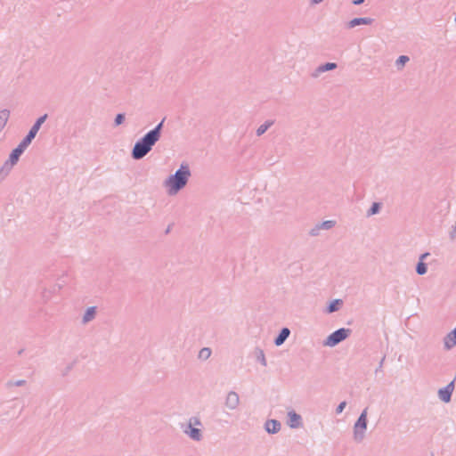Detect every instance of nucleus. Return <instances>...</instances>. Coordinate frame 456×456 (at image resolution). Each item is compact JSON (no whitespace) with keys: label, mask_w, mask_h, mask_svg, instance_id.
Instances as JSON below:
<instances>
[{"label":"nucleus","mask_w":456,"mask_h":456,"mask_svg":"<svg viewBox=\"0 0 456 456\" xmlns=\"http://www.w3.org/2000/svg\"><path fill=\"white\" fill-rule=\"evenodd\" d=\"M165 118H163L153 129L148 131L142 137L137 140L131 151V157L134 160L143 159L153 148L161 137Z\"/></svg>","instance_id":"nucleus-1"},{"label":"nucleus","mask_w":456,"mask_h":456,"mask_svg":"<svg viewBox=\"0 0 456 456\" xmlns=\"http://www.w3.org/2000/svg\"><path fill=\"white\" fill-rule=\"evenodd\" d=\"M191 176V170L187 164H182L175 174L168 176L165 181V185L167 187L168 194L175 195L188 183Z\"/></svg>","instance_id":"nucleus-2"},{"label":"nucleus","mask_w":456,"mask_h":456,"mask_svg":"<svg viewBox=\"0 0 456 456\" xmlns=\"http://www.w3.org/2000/svg\"><path fill=\"white\" fill-rule=\"evenodd\" d=\"M368 408H365L358 417L357 420L355 421L354 427H353V435L354 439L357 443H361L364 437L365 433L367 430V425H368Z\"/></svg>","instance_id":"nucleus-3"},{"label":"nucleus","mask_w":456,"mask_h":456,"mask_svg":"<svg viewBox=\"0 0 456 456\" xmlns=\"http://www.w3.org/2000/svg\"><path fill=\"white\" fill-rule=\"evenodd\" d=\"M352 330L347 328H340L330 333L324 341V345L333 347L346 339Z\"/></svg>","instance_id":"nucleus-4"},{"label":"nucleus","mask_w":456,"mask_h":456,"mask_svg":"<svg viewBox=\"0 0 456 456\" xmlns=\"http://www.w3.org/2000/svg\"><path fill=\"white\" fill-rule=\"evenodd\" d=\"M201 425V421L198 417H191L187 427L183 428V432L193 441L199 442L202 439V433L197 427Z\"/></svg>","instance_id":"nucleus-5"},{"label":"nucleus","mask_w":456,"mask_h":456,"mask_svg":"<svg viewBox=\"0 0 456 456\" xmlns=\"http://www.w3.org/2000/svg\"><path fill=\"white\" fill-rule=\"evenodd\" d=\"M47 114H44L43 116L39 117L31 128L29 129L28 133L26 134V136L23 138L29 144L31 143L32 140L36 137L37 132L39 131L41 126L45 123V121L47 118Z\"/></svg>","instance_id":"nucleus-6"},{"label":"nucleus","mask_w":456,"mask_h":456,"mask_svg":"<svg viewBox=\"0 0 456 456\" xmlns=\"http://www.w3.org/2000/svg\"><path fill=\"white\" fill-rule=\"evenodd\" d=\"M288 425L290 428L296 429L303 426L302 417L294 410L288 412Z\"/></svg>","instance_id":"nucleus-7"},{"label":"nucleus","mask_w":456,"mask_h":456,"mask_svg":"<svg viewBox=\"0 0 456 456\" xmlns=\"http://www.w3.org/2000/svg\"><path fill=\"white\" fill-rule=\"evenodd\" d=\"M240 403L239 395L234 391H230L225 398V406L229 410H235Z\"/></svg>","instance_id":"nucleus-8"},{"label":"nucleus","mask_w":456,"mask_h":456,"mask_svg":"<svg viewBox=\"0 0 456 456\" xmlns=\"http://www.w3.org/2000/svg\"><path fill=\"white\" fill-rule=\"evenodd\" d=\"M281 428V424L277 419H268L265 423V429L268 434H277Z\"/></svg>","instance_id":"nucleus-9"},{"label":"nucleus","mask_w":456,"mask_h":456,"mask_svg":"<svg viewBox=\"0 0 456 456\" xmlns=\"http://www.w3.org/2000/svg\"><path fill=\"white\" fill-rule=\"evenodd\" d=\"M373 20V19L369 17L354 18L347 23V28H352L360 25H370Z\"/></svg>","instance_id":"nucleus-10"},{"label":"nucleus","mask_w":456,"mask_h":456,"mask_svg":"<svg viewBox=\"0 0 456 456\" xmlns=\"http://www.w3.org/2000/svg\"><path fill=\"white\" fill-rule=\"evenodd\" d=\"M290 334V330L287 327L282 328L277 337L274 338V345L277 346H281L289 338Z\"/></svg>","instance_id":"nucleus-11"},{"label":"nucleus","mask_w":456,"mask_h":456,"mask_svg":"<svg viewBox=\"0 0 456 456\" xmlns=\"http://www.w3.org/2000/svg\"><path fill=\"white\" fill-rule=\"evenodd\" d=\"M337 67H338V65L335 62H326L324 64H322V65H320V66H318L316 68V69L313 73V77H316L321 73H323V72H326V71H330V70H333V69H337Z\"/></svg>","instance_id":"nucleus-12"},{"label":"nucleus","mask_w":456,"mask_h":456,"mask_svg":"<svg viewBox=\"0 0 456 456\" xmlns=\"http://www.w3.org/2000/svg\"><path fill=\"white\" fill-rule=\"evenodd\" d=\"M444 343L446 349L456 346V327L444 337Z\"/></svg>","instance_id":"nucleus-13"},{"label":"nucleus","mask_w":456,"mask_h":456,"mask_svg":"<svg viewBox=\"0 0 456 456\" xmlns=\"http://www.w3.org/2000/svg\"><path fill=\"white\" fill-rule=\"evenodd\" d=\"M428 256V253H424L419 256V260L416 265V273L419 275H424L428 272V266L423 261Z\"/></svg>","instance_id":"nucleus-14"},{"label":"nucleus","mask_w":456,"mask_h":456,"mask_svg":"<svg viewBox=\"0 0 456 456\" xmlns=\"http://www.w3.org/2000/svg\"><path fill=\"white\" fill-rule=\"evenodd\" d=\"M95 314H96V307L95 306L88 307L83 315V320H82L83 323H87V322H91L92 320H94L95 317Z\"/></svg>","instance_id":"nucleus-15"},{"label":"nucleus","mask_w":456,"mask_h":456,"mask_svg":"<svg viewBox=\"0 0 456 456\" xmlns=\"http://www.w3.org/2000/svg\"><path fill=\"white\" fill-rule=\"evenodd\" d=\"M342 305H343V301L341 299H334V300L330 301V304L328 305V306L326 308V312L328 314L337 312L340 309Z\"/></svg>","instance_id":"nucleus-16"},{"label":"nucleus","mask_w":456,"mask_h":456,"mask_svg":"<svg viewBox=\"0 0 456 456\" xmlns=\"http://www.w3.org/2000/svg\"><path fill=\"white\" fill-rule=\"evenodd\" d=\"M273 124H274L273 120H271V119L265 120L256 129V135L257 136L263 135Z\"/></svg>","instance_id":"nucleus-17"},{"label":"nucleus","mask_w":456,"mask_h":456,"mask_svg":"<svg viewBox=\"0 0 456 456\" xmlns=\"http://www.w3.org/2000/svg\"><path fill=\"white\" fill-rule=\"evenodd\" d=\"M255 355H256V361L258 362H260L264 367H265L267 365L265 353L261 348H258V347L256 348Z\"/></svg>","instance_id":"nucleus-18"},{"label":"nucleus","mask_w":456,"mask_h":456,"mask_svg":"<svg viewBox=\"0 0 456 456\" xmlns=\"http://www.w3.org/2000/svg\"><path fill=\"white\" fill-rule=\"evenodd\" d=\"M14 165L15 164H11L10 161L7 159L0 169V175L3 178L5 177L11 172Z\"/></svg>","instance_id":"nucleus-19"},{"label":"nucleus","mask_w":456,"mask_h":456,"mask_svg":"<svg viewBox=\"0 0 456 456\" xmlns=\"http://www.w3.org/2000/svg\"><path fill=\"white\" fill-rule=\"evenodd\" d=\"M381 209V203L373 202L369 210L367 211V216H371L378 214Z\"/></svg>","instance_id":"nucleus-20"},{"label":"nucleus","mask_w":456,"mask_h":456,"mask_svg":"<svg viewBox=\"0 0 456 456\" xmlns=\"http://www.w3.org/2000/svg\"><path fill=\"white\" fill-rule=\"evenodd\" d=\"M21 156V154H20L18 152V151H16L15 149H13L10 155H9V159L8 160L10 161L11 164H17L19 159H20V157Z\"/></svg>","instance_id":"nucleus-21"},{"label":"nucleus","mask_w":456,"mask_h":456,"mask_svg":"<svg viewBox=\"0 0 456 456\" xmlns=\"http://www.w3.org/2000/svg\"><path fill=\"white\" fill-rule=\"evenodd\" d=\"M409 57L406 56V55H401L397 58L396 61H395V64L397 66V68L399 69L400 67H403L404 66L408 61H409Z\"/></svg>","instance_id":"nucleus-22"},{"label":"nucleus","mask_w":456,"mask_h":456,"mask_svg":"<svg viewBox=\"0 0 456 456\" xmlns=\"http://www.w3.org/2000/svg\"><path fill=\"white\" fill-rule=\"evenodd\" d=\"M335 224H336L335 221L327 220V221H323L318 224L320 225L321 230L322 229L329 230V229H331L335 225Z\"/></svg>","instance_id":"nucleus-23"},{"label":"nucleus","mask_w":456,"mask_h":456,"mask_svg":"<svg viewBox=\"0 0 456 456\" xmlns=\"http://www.w3.org/2000/svg\"><path fill=\"white\" fill-rule=\"evenodd\" d=\"M29 143L27 142L25 140H21V142L18 144V146L15 148L16 151H18V152L20 154L22 155V153L25 151V150L28 147Z\"/></svg>","instance_id":"nucleus-24"},{"label":"nucleus","mask_w":456,"mask_h":456,"mask_svg":"<svg viewBox=\"0 0 456 456\" xmlns=\"http://www.w3.org/2000/svg\"><path fill=\"white\" fill-rule=\"evenodd\" d=\"M211 355V350L208 347H203L199 354V357L202 359H208Z\"/></svg>","instance_id":"nucleus-25"},{"label":"nucleus","mask_w":456,"mask_h":456,"mask_svg":"<svg viewBox=\"0 0 456 456\" xmlns=\"http://www.w3.org/2000/svg\"><path fill=\"white\" fill-rule=\"evenodd\" d=\"M125 121V114L124 113H118L116 115L114 119V126H118L121 125Z\"/></svg>","instance_id":"nucleus-26"},{"label":"nucleus","mask_w":456,"mask_h":456,"mask_svg":"<svg viewBox=\"0 0 456 456\" xmlns=\"http://www.w3.org/2000/svg\"><path fill=\"white\" fill-rule=\"evenodd\" d=\"M25 384H26V380L25 379H19V380H16V381H9L7 383V386L8 387H12V386L21 387V386H24Z\"/></svg>","instance_id":"nucleus-27"},{"label":"nucleus","mask_w":456,"mask_h":456,"mask_svg":"<svg viewBox=\"0 0 456 456\" xmlns=\"http://www.w3.org/2000/svg\"><path fill=\"white\" fill-rule=\"evenodd\" d=\"M321 231L320 225L317 224L314 228H312L309 232L311 236H318Z\"/></svg>","instance_id":"nucleus-28"},{"label":"nucleus","mask_w":456,"mask_h":456,"mask_svg":"<svg viewBox=\"0 0 456 456\" xmlns=\"http://www.w3.org/2000/svg\"><path fill=\"white\" fill-rule=\"evenodd\" d=\"M346 401L341 402V403L337 406V408H336V413H337V414H340V413L344 411V409H345V407H346Z\"/></svg>","instance_id":"nucleus-29"},{"label":"nucleus","mask_w":456,"mask_h":456,"mask_svg":"<svg viewBox=\"0 0 456 456\" xmlns=\"http://www.w3.org/2000/svg\"><path fill=\"white\" fill-rule=\"evenodd\" d=\"M456 236V225L452 227V231L451 232L450 237L453 240Z\"/></svg>","instance_id":"nucleus-30"},{"label":"nucleus","mask_w":456,"mask_h":456,"mask_svg":"<svg viewBox=\"0 0 456 456\" xmlns=\"http://www.w3.org/2000/svg\"><path fill=\"white\" fill-rule=\"evenodd\" d=\"M384 361H385V356L381 359V361L379 364V367L376 369V372L379 371L382 369Z\"/></svg>","instance_id":"nucleus-31"},{"label":"nucleus","mask_w":456,"mask_h":456,"mask_svg":"<svg viewBox=\"0 0 456 456\" xmlns=\"http://www.w3.org/2000/svg\"><path fill=\"white\" fill-rule=\"evenodd\" d=\"M365 0H353L352 3L354 5H360L364 3Z\"/></svg>","instance_id":"nucleus-32"},{"label":"nucleus","mask_w":456,"mask_h":456,"mask_svg":"<svg viewBox=\"0 0 456 456\" xmlns=\"http://www.w3.org/2000/svg\"><path fill=\"white\" fill-rule=\"evenodd\" d=\"M72 368V364L69 365L67 368H66V370L63 372V376H65Z\"/></svg>","instance_id":"nucleus-33"},{"label":"nucleus","mask_w":456,"mask_h":456,"mask_svg":"<svg viewBox=\"0 0 456 456\" xmlns=\"http://www.w3.org/2000/svg\"><path fill=\"white\" fill-rule=\"evenodd\" d=\"M323 0H311V4H320L321 2H322Z\"/></svg>","instance_id":"nucleus-34"},{"label":"nucleus","mask_w":456,"mask_h":456,"mask_svg":"<svg viewBox=\"0 0 456 456\" xmlns=\"http://www.w3.org/2000/svg\"><path fill=\"white\" fill-rule=\"evenodd\" d=\"M454 21L456 22V15H455V19H454Z\"/></svg>","instance_id":"nucleus-35"},{"label":"nucleus","mask_w":456,"mask_h":456,"mask_svg":"<svg viewBox=\"0 0 456 456\" xmlns=\"http://www.w3.org/2000/svg\"><path fill=\"white\" fill-rule=\"evenodd\" d=\"M431 456H434L433 454Z\"/></svg>","instance_id":"nucleus-36"}]
</instances>
